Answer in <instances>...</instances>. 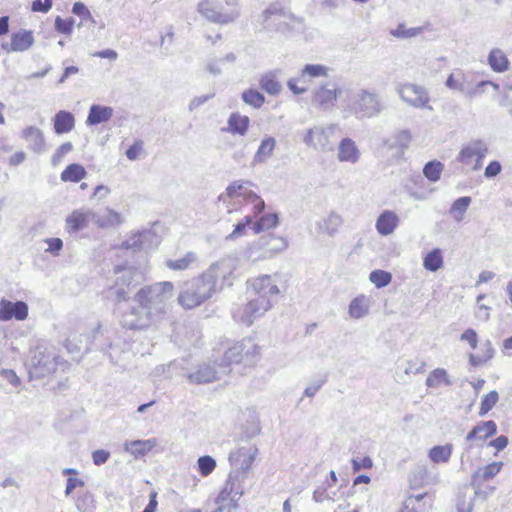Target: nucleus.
<instances>
[{
	"instance_id": "nucleus-31",
	"label": "nucleus",
	"mask_w": 512,
	"mask_h": 512,
	"mask_svg": "<svg viewBox=\"0 0 512 512\" xmlns=\"http://www.w3.org/2000/svg\"><path fill=\"white\" fill-rule=\"evenodd\" d=\"M221 6L210 0H204L198 5V12L207 20L214 23H222Z\"/></svg>"
},
{
	"instance_id": "nucleus-46",
	"label": "nucleus",
	"mask_w": 512,
	"mask_h": 512,
	"mask_svg": "<svg viewBox=\"0 0 512 512\" xmlns=\"http://www.w3.org/2000/svg\"><path fill=\"white\" fill-rule=\"evenodd\" d=\"M261 88L270 95H276L280 93L282 86L277 81L276 76L273 73H267L260 79Z\"/></svg>"
},
{
	"instance_id": "nucleus-1",
	"label": "nucleus",
	"mask_w": 512,
	"mask_h": 512,
	"mask_svg": "<svg viewBox=\"0 0 512 512\" xmlns=\"http://www.w3.org/2000/svg\"><path fill=\"white\" fill-rule=\"evenodd\" d=\"M219 278L224 279V264L215 262L201 276L184 283L178 296L179 304L185 309L201 305L216 291V283Z\"/></svg>"
},
{
	"instance_id": "nucleus-58",
	"label": "nucleus",
	"mask_w": 512,
	"mask_h": 512,
	"mask_svg": "<svg viewBox=\"0 0 512 512\" xmlns=\"http://www.w3.org/2000/svg\"><path fill=\"white\" fill-rule=\"evenodd\" d=\"M144 143L141 140H136L134 143L126 150L125 154L126 157L131 160L135 161L141 157L144 156V149H143Z\"/></svg>"
},
{
	"instance_id": "nucleus-64",
	"label": "nucleus",
	"mask_w": 512,
	"mask_h": 512,
	"mask_svg": "<svg viewBox=\"0 0 512 512\" xmlns=\"http://www.w3.org/2000/svg\"><path fill=\"white\" fill-rule=\"evenodd\" d=\"M247 200H250L254 204V215L258 216L264 211L265 208V202L264 200L255 194L254 192H249Z\"/></svg>"
},
{
	"instance_id": "nucleus-54",
	"label": "nucleus",
	"mask_w": 512,
	"mask_h": 512,
	"mask_svg": "<svg viewBox=\"0 0 512 512\" xmlns=\"http://www.w3.org/2000/svg\"><path fill=\"white\" fill-rule=\"evenodd\" d=\"M342 224V217L335 213L331 212L328 217L324 220V231L329 234L330 236L334 235L340 225Z\"/></svg>"
},
{
	"instance_id": "nucleus-10",
	"label": "nucleus",
	"mask_w": 512,
	"mask_h": 512,
	"mask_svg": "<svg viewBox=\"0 0 512 512\" xmlns=\"http://www.w3.org/2000/svg\"><path fill=\"white\" fill-rule=\"evenodd\" d=\"M120 322L125 329L145 330L158 321L151 312H149L148 308H144L143 305L138 304V306L131 307L128 311L124 312Z\"/></svg>"
},
{
	"instance_id": "nucleus-6",
	"label": "nucleus",
	"mask_w": 512,
	"mask_h": 512,
	"mask_svg": "<svg viewBox=\"0 0 512 512\" xmlns=\"http://www.w3.org/2000/svg\"><path fill=\"white\" fill-rule=\"evenodd\" d=\"M273 306L271 299L253 298L244 305H235L231 309L233 320L241 325L250 327L263 317Z\"/></svg>"
},
{
	"instance_id": "nucleus-48",
	"label": "nucleus",
	"mask_w": 512,
	"mask_h": 512,
	"mask_svg": "<svg viewBox=\"0 0 512 512\" xmlns=\"http://www.w3.org/2000/svg\"><path fill=\"white\" fill-rule=\"evenodd\" d=\"M263 241L262 246L273 254L281 252L287 248V242L282 237L269 236L268 238H263Z\"/></svg>"
},
{
	"instance_id": "nucleus-45",
	"label": "nucleus",
	"mask_w": 512,
	"mask_h": 512,
	"mask_svg": "<svg viewBox=\"0 0 512 512\" xmlns=\"http://www.w3.org/2000/svg\"><path fill=\"white\" fill-rule=\"evenodd\" d=\"M250 185L251 183L249 181H236L226 188V196L229 198L242 196L246 199L248 197L249 192H252L251 190L248 189Z\"/></svg>"
},
{
	"instance_id": "nucleus-15",
	"label": "nucleus",
	"mask_w": 512,
	"mask_h": 512,
	"mask_svg": "<svg viewBox=\"0 0 512 512\" xmlns=\"http://www.w3.org/2000/svg\"><path fill=\"white\" fill-rule=\"evenodd\" d=\"M259 299H271L280 293L276 281L270 275H260L246 281Z\"/></svg>"
},
{
	"instance_id": "nucleus-44",
	"label": "nucleus",
	"mask_w": 512,
	"mask_h": 512,
	"mask_svg": "<svg viewBox=\"0 0 512 512\" xmlns=\"http://www.w3.org/2000/svg\"><path fill=\"white\" fill-rule=\"evenodd\" d=\"M444 170V164L438 160L427 162L423 167L424 176L431 182H437Z\"/></svg>"
},
{
	"instance_id": "nucleus-3",
	"label": "nucleus",
	"mask_w": 512,
	"mask_h": 512,
	"mask_svg": "<svg viewBox=\"0 0 512 512\" xmlns=\"http://www.w3.org/2000/svg\"><path fill=\"white\" fill-rule=\"evenodd\" d=\"M174 286L170 281L158 282L142 287L133 300L148 308L149 312L159 322L168 310V301L173 296Z\"/></svg>"
},
{
	"instance_id": "nucleus-34",
	"label": "nucleus",
	"mask_w": 512,
	"mask_h": 512,
	"mask_svg": "<svg viewBox=\"0 0 512 512\" xmlns=\"http://www.w3.org/2000/svg\"><path fill=\"white\" fill-rule=\"evenodd\" d=\"M488 63L491 69L495 72L501 73L508 69L509 60L500 49H493L488 55Z\"/></svg>"
},
{
	"instance_id": "nucleus-5",
	"label": "nucleus",
	"mask_w": 512,
	"mask_h": 512,
	"mask_svg": "<svg viewBox=\"0 0 512 512\" xmlns=\"http://www.w3.org/2000/svg\"><path fill=\"white\" fill-rule=\"evenodd\" d=\"M298 21V18L281 6L280 3L275 2L270 4L262 13V26L268 31H276L285 33L293 28V24Z\"/></svg>"
},
{
	"instance_id": "nucleus-62",
	"label": "nucleus",
	"mask_w": 512,
	"mask_h": 512,
	"mask_svg": "<svg viewBox=\"0 0 512 512\" xmlns=\"http://www.w3.org/2000/svg\"><path fill=\"white\" fill-rule=\"evenodd\" d=\"M482 483L481 481H477L475 483H473L471 481V486L473 487L474 489V493L477 497H480L482 498L483 500H486L488 499L489 496H491L494 491H495V487L494 486H486L484 489L482 488Z\"/></svg>"
},
{
	"instance_id": "nucleus-22",
	"label": "nucleus",
	"mask_w": 512,
	"mask_h": 512,
	"mask_svg": "<svg viewBox=\"0 0 512 512\" xmlns=\"http://www.w3.org/2000/svg\"><path fill=\"white\" fill-rule=\"evenodd\" d=\"M304 141L307 145L323 151H331L334 147L327 130H308Z\"/></svg>"
},
{
	"instance_id": "nucleus-23",
	"label": "nucleus",
	"mask_w": 512,
	"mask_h": 512,
	"mask_svg": "<svg viewBox=\"0 0 512 512\" xmlns=\"http://www.w3.org/2000/svg\"><path fill=\"white\" fill-rule=\"evenodd\" d=\"M158 441L156 438H150L146 440H133L126 441L124 443V450L131 455H133L136 459L145 456L149 453L154 447H156Z\"/></svg>"
},
{
	"instance_id": "nucleus-14",
	"label": "nucleus",
	"mask_w": 512,
	"mask_h": 512,
	"mask_svg": "<svg viewBox=\"0 0 512 512\" xmlns=\"http://www.w3.org/2000/svg\"><path fill=\"white\" fill-rule=\"evenodd\" d=\"M340 92L336 83H322L313 91L312 104L321 110H329L335 105Z\"/></svg>"
},
{
	"instance_id": "nucleus-2",
	"label": "nucleus",
	"mask_w": 512,
	"mask_h": 512,
	"mask_svg": "<svg viewBox=\"0 0 512 512\" xmlns=\"http://www.w3.org/2000/svg\"><path fill=\"white\" fill-rule=\"evenodd\" d=\"M27 367L30 379H39L53 374L58 368L66 371L69 363L60 358L55 347L38 344L30 350Z\"/></svg>"
},
{
	"instance_id": "nucleus-63",
	"label": "nucleus",
	"mask_w": 512,
	"mask_h": 512,
	"mask_svg": "<svg viewBox=\"0 0 512 512\" xmlns=\"http://www.w3.org/2000/svg\"><path fill=\"white\" fill-rule=\"evenodd\" d=\"M214 96H215L214 93H208L205 95L194 97L189 103V106H188L189 111L193 112V111L197 110L200 106H202L203 104L208 102Z\"/></svg>"
},
{
	"instance_id": "nucleus-13",
	"label": "nucleus",
	"mask_w": 512,
	"mask_h": 512,
	"mask_svg": "<svg viewBox=\"0 0 512 512\" xmlns=\"http://www.w3.org/2000/svg\"><path fill=\"white\" fill-rule=\"evenodd\" d=\"M160 244V237L153 228L138 231L129 237L123 246L133 251H148L155 249Z\"/></svg>"
},
{
	"instance_id": "nucleus-49",
	"label": "nucleus",
	"mask_w": 512,
	"mask_h": 512,
	"mask_svg": "<svg viewBox=\"0 0 512 512\" xmlns=\"http://www.w3.org/2000/svg\"><path fill=\"white\" fill-rule=\"evenodd\" d=\"M369 280L377 288H383V287H386L387 285H389L391 283L392 275H391V273H389L387 271H384V270H381V269H376V270H373L369 274Z\"/></svg>"
},
{
	"instance_id": "nucleus-61",
	"label": "nucleus",
	"mask_w": 512,
	"mask_h": 512,
	"mask_svg": "<svg viewBox=\"0 0 512 512\" xmlns=\"http://www.w3.org/2000/svg\"><path fill=\"white\" fill-rule=\"evenodd\" d=\"M250 123L249 117L233 113L229 117L227 128H248Z\"/></svg>"
},
{
	"instance_id": "nucleus-21",
	"label": "nucleus",
	"mask_w": 512,
	"mask_h": 512,
	"mask_svg": "<svg viewBox=\"0 0 512 512\" xmlns=\"http://www.w3.org/2000/svg\"><path fill=\"white\" fill-rule=\"evenodd\" d=\"M497 433V425L494 421H481L475 425L466 435L467 441H485Z\"/></svg>"
},
{
	"instance_id": "nucleus-4",
	"label": "nucleus",
	"mask_w": 512,
	"mask_h": 512,
	"mask_svg": "<svg viewBox=\"0 0 512 512\" xmlns=\"http://www.w3.org/2000/svg\"><path fill=\"white\" fill-rule=\"evenodd\" d=\"M114 274L115 284L106 289L105 297L116 303L127 301L130 290L144 280L143 273L132 266H116Z\"/></svg>"
},
{
	"instance_id": "nucleus-39",
	"label": "nucleus",
	"mask_w": 512,
	"mask_h": 512,
	"mask_svg": "<svg viewBox=\"0 0 512 512\" xmlns=\"http://www.w3.org/2000/svg\"><path fill=\"white\" fill-rule=\"evenodd\" d=\"M441 384L451 385L447 371L443 368H436L430 372L426 379V386L429 388H438Z\"/></svg>"
},
{
	"instance_id": "nucleus-43",
	"label": "nucleus",
	"mask_w": 512,
	"mask_h": 512,
	"mask_svg": "<svg viewBox=\"0 0 512 512\" xmlns=\"http://www.w3.org/2000/svg\"><path fill=\"white\" fill-rule=\"evenodd\" d=\"M75 506L79 512H94L96 508L94 495L89 491L78 495L75 499Z\"/></svg>"
},
{
	"instance_id": "nucleus-19",
	"label": "nucleus",
	"mask_w": 512,
	"mask_h": 512,
	"mask_svg": "<svg viewBox=\"0 0 512 512\" xmlns=\"http://www.w3.org/2000/svg\"><path fill=\"white\" fill-rule=\"evenodd\" d=\"M488 145L482 140H472L467 143L459 152L457 160L465 165H470L472 160L479 157H486Z\"/></svg>"
},
{
	"instance_id": "nucleus-57",
	"label": "nucleus",
	"mask_w": 512,
	"mask_h": 512,
	"mask_svg": "<svg viewBox=\"0 0 512 512\" xmlns=\"http://www.w3.org/2000/svg\"><path fill=\"white\" fill-rule=\"evenodd\" d=\"M421 31V27L406 28L404 24H399L396 29L391 31V34L397 38H411L418 35Z\"/></svg>"
},
{
	"instance_id": "nucleus-35",
	"label": "nucleus",
	"mask_w": 512,
	"mask_h": 512,
	"mask_svg": "<svg viewBox=\"0 0 512 512\" xmlns=\"http://www.w3.org/2000/svg\"><path fill=\"white\" fill-rule=\"evenodd\" d=\"M369 300L366 296L360 295L354 298L349 304V315L354 319H359L368 314Z\"/></svg>"
},
{
	"instance_id": "nucleus-8",
	"label": "nucleus",
	"mask_w": 512,
	"mask_h": 512,
	"mask_svg": "<svg viewBox=\"0 0 512 512\" xmlns=\"http://www.w3.org/2000/svg\"><path fill=\"white\" fill-rule=\"evenodd\" d=\"M257 452V447L249 443L230 452L229 462L232 467L229 474L230 481H240L244 478V474L255 460Z\"/></svg>"
},
{
	"instance_id": "nucleus-12",
	"label": "nucleus",
	"mask_w": 512,
	"mask_h": 512,
	"mask_svg": "<svg viewBox=\"0 0 512 512\" xmlns=\"http://www.w3.org/2000/svg\"><path fill=\"white\" fill-rule=\"evenodd\" d=\"M398 93L400 98L412 107L432 109L429 105V93L427 89L422 86L406 83L400 86Z\"/></svg>"
},
{
	"instance_id": "nucleus-25",
	"label": "nucleus",
	"mask_w": 512,
	"mask_h": 512,
	"mask_svg": "<svg viewBox=\"0 0 512 512\" xmlns=\"http://www.w3.org/2000/svg\"><path fill=\"white\" fill-rule=\"evenodd\" d=\"M409 481L412 486L420 487L425 484H436L439 479L437 475H431L427 465L418 464L409 476Z\"/></svg>"
},
{
	"instance_id": "nucleus-47",
	"label": "nucleus",
	"mask_w": 512,
	"mask_h": 512,
	"mask_svg": "<svg viewBox=\"0 0 512 512\" xmlns=\"http://www.w3.org/2000/svg\"><path fill=\"white\" fill-rule=\"evenodd\" d=\"M196 261V254L193 252H187L182 258L176 260H167L166 266L171 270H185L190 264Z\"/></svg>"
},
{
	"instance_id": "nucleus-56",
	"label": "nucleus",
	"mask_w": 512,
	"mask_h": 512,
	"mask_svg": "<svg viewBox=\"0 0 512 512\" xmlns=\"http://www.w3.org/2000/svg\"><path fill=\"white\" fill-rule=\"evenodd\" d=\"M252 226H253V216L247 215V216H245V218L242 221H240L239 223L236 224L233 232L231 234H229L228 236H226V239H237V238L241 237L242 235H244L247 227L252 228Z\"/></svg>"
},
{
	"instance_id": "nucleus-59",
	"label": "nucleus",
	"mask_w": 512,
	"mask_h": 512,
	"mask_svg": "<svg viewBox=\"0 0 512 512\" xmlns=\"http://www.w3.org/2000/svg\"><path fill=\"white\" fill-rule=\"evenodd\" d=\"M74 19L67 18L63 19L60 16H57L55 19V29L59 33L70 35L73 31Z\"/></svg>"
},
{
	"instance_id": "nucleus-29",
	"label": "nucleus",
	"mask_w": 512,
	"mask_h": 512,
	"mask_svg": "<svg viewBox=\"0 0 512 512\" xmlns=\"http://www.w3.org/2000/svg\"><path fill=\"white\" fill-rule=\"evenodd\" d=\"M188 380L195 384H204L214 381L217 378V372L210 365H200L196 371L187 375Z\"/></svg>"
},
{
	"instance_id": "nucleus-33",
	"label": "nucleus",
	"mask_w": 512,
	"mask_h": 512,
	"mask_svg": "<svg viewBox=\"0 0 512 512\" xmlns=\"http://www.w3.org/2000/svg\"><path fill=\"white\" fill-rule=\"evenodd\" d=\"M445 84L448 88L461 92L467 98L471 82L464 73L458 72L450 74Z\"/></svg>"
},
{
	"instance_id": "nucleus-53",
	"label": "nucleus",
	"mask_w": 512,
	"mask_h": 512,
	"mask_svg": "<svg viewBox=\"0 0 512 512\" xmlns=\"http://www.w3.org/2000/svg\"><path fill=\"white\" fill-rule=\"evenodd\" d=\"M75 119L72 113L68 111H59L54 118V128H73Z\"/></svg>"
},
{
	"instance_id": "nucleus-18",
	"label": "nucleus",
	"mask_w": 512,
	"mask_h": 512,
	"mask_svg": "<svg viewBox=\"0 0 512 512\" xmlns=\"http://www.w3.org/2000/svg\"><path fill=\"white\" fill-rule=\"evenodd\" d=\"M93 217L94 213L90 209H76L66 217L65 228L70 234L77 233L87 228Z\"/></svg>"
},
{
	"instance_id": "nucleus-9",
	"label": "nucleus",
	"mask_w": 512,
	"mask_h": 512,
	"mask_svg": "<svg viewBox=\"0 0 512 512\" xmlns=\"http://www.w3.org/2000/svg\"><path fill=\"white\" fill-rule=\"evenodd\" d=\"M329 68L321 64H306L297 77L287 81V87L294 95H302L308 91V85L314 78L326 77Z\"/></svg>"
},
{
	"instance_id": "nucleus-27",
	"label": "nucleus",
	"mask_w": 512,
	"mask_h": 512,
	"mask_svg": "<svg viewBox=\"0 0 512 512\" xmlns=\"http://www.w3.org/2000/svg\"><path fill=\"white\" fill-rule=\"evenodd\" d=\"M360 152L355 142L350 138H344L338 148V159L340 162L356 163L359 160Z\"/></svg>"
},
{
	"instance_id": "nucleus-42",
	"label": "nucleus",
	"mask_w": 512,
	"mask_h": 512,
	"mask_svg": "<svg viewBox=\"0 0 512 512\" xmlns=\"http://www.w3.org/2000/svg\"><path fill=\"white\" fill-rule=\"evenodd\" d=\"M426 363L424 361L414 359V360H404L397 364V369L403 371L405 375L411 374H420L425 371Z\"/></svg>"
},
{
	"instance_id": "nucleus-38",
	"label": "nucleus",
	"mask_w": 512,
	"mask_h": 512,
	"mask_svg": "<svg viewBox=\"0 0 512 512\" xmlns=\"http://www.w3.org/2000/svg\"><path fill=\"white\" fill-rule=\"evenodd\" d=\"M86 175L84 167L77 163L68 165L61 173V180L64 182H79Z\"/></svg>"
},
{
	"instance_id": "nucleus-7",
	"label": "nucleus",
	"mask_w": 512,
	"mask_h": 512,
	"mask_svg": "<svg viewBox=\"0 0 512 512\" xmlns=\"http://www.w3.org/2000/svg\"><path fill=\"white\" fill-rule=\"evenodd\" d=\"M260 346L254 338L246 337L236 342L226 350V362L244 363L247 366L253 365L260 355Z\"/></svg>"
},
{
	"instance_id": "nucleus-32",
	"label": "nucleus",
	"mask_w": 512,
	"mask_h": 512,
	"mask_svg": "<svg viewBox=\"0 0 512 512\" xmlns=\"http://www.w3.org/2000/svg\"><path fill=\"white\" fill-rule=\"evenodd\" d=\"M452 453L453 445L451 443L436 445L428 451V458L434 464L448 463Z\"/></svg>"
},
{
	"instance_id": "nucleus-11",
	"label": "nucleus",
	"mask_w": 512,
	"mask_h": 512,
	"mask_svg": "<svg viewBox=\"0 0 512 512\" xmlns=\"http://www.w3.org/2000/svg\"><path fill=\"white\" fill-rule=\"evenodd\" d=\"M350 109L357 118H370L380 113L382 108L378 95L361 90Z\"/></svg>"
},
{
	"instance_id": "nucleus-60",
	"label": "nucleus",
	"mask_w": 512,
	"mask_h": 512,
	"mask_svg": "<svg viewBox=\"0 0 512 512\" xmlns=\"http://www.w3.org/2000/svg\"><path fill=\"white\" fill-rule=\"evenodd\" d=\"M485 346L488 347V354L482 355V356H476L474 354H470L469 361L472 366H479L482 363L487 362L488 360H490L493 357L494 349H493L491 341L487 340L485 342Z\"/></svg>"
},
{
	"instance_id": "nucleus-24",
	"label": "nucleus",
	"mask_w": 512,
	"mask_h": 512,
	"mask_svg": "<svg viewBox=\"0 0 512 512\" xmlns=\"http://www.w3.org/2000/svg\"><path fill=\"white\" fill-rule=\"evenodd\" d=\"M114 110L112 107L93 104L88 113L86 124L88 126H96L109 121L113 117Z\"/></svg>"
},
{
	"instance_id": "nucleus-20",
	"label": "nucleus",
	"mask_w": 512,
	"mask_h": 512,
	"mask_svg": "<svg viewBox=\"0 0 512 512\" xmlns=\"http://www.w3.org/2000/svg\"><path fill=\"white\" fill-rule=\"evenodd\" d=\"M411 135L408 130H400L391 139L383 140V147L392 151L393 157H401L404 149L408 146Z\"/></svg>"
},
{
	"instance_id": "nucleus-52",
	"label": "nucleus",
	"mask_w": 512,
	"mask_h": 512,
	"mask_svg": "<svg viewBox=\"0 0 512 512\" xmlns=\"http://www.w3.org/2000/svg\"><path fill=\"white\" fill-rule=\"evenodd\" d=\"M499 395L498 392L493 390L486 394L481 401L479 416H485L498 402Z\"/></svg>"
},
{
	"instance_id": "nucleus-41",
	"label": "nucleus",
	"mask_w": 512,
	"mask_h": 512,
	"mask_svg": "<svg viewBox=\"0 0 512 512\" xmlns=\"http://www.w3.org/2000/svg\"><path fill=\"white\" fill-rule=\"evenodd\" d=\"M23 138L28 146L35 152H40L44 148V137L41 130H24Z\"/></svg>"
},
{
	"instance_id": "nucleus-28",
	"label": "nucleus",
	"mask_w": 512,
	"mask_h": 512,
	"mask_svg": "<svg viewBox=\"0 0 512 512\" xmlns=\"http://www.w3.org/2000/svg\"><path fill=\"white\" fill-rule=\"evenodd\" d=\"M12 49L15 52L27 51L34 44L33 32L30 30H20L12 33Z\"/></svg>"
},
{
	"instance_id": "nucleus-37",
	"label": "nucleus",
	"mask_w": 512,
	"mask_h": 512,
	"mask_svg": "<svg viewBox=\"0 0 512 512\" xmlns=\"http://www.w3.org/2000/svg\"><path fill=\"white\" fill-rule=\"evenodd\" d=\"M471 202L472 199L469 196H462L456 199L452 203L449 210V213L452 216V218L457 222H461L464 219V215L468 207L470 206Z\"/></svg>"
},
{
	"instance_id": "nucleus-36",
	"label": "nucleus",
	"mask_w": 512,
	"mask_h": 512,
	"mask_svg": "<svg viewBox=\"0 0 512 512\" xmlns=\"http://www.w3.org/2000/svg\"><path fill=\"white\" fill-rule=\"evenodd\" d=\"M443 255L439 248H434L423 258V266L430 272H436L443 266Z\"/></svg>"
},
{
	"instance_id": "nucleus-16",
	"label": "nucleus",
	"mask_w": 512,
	"mask_h": 512,
	"mask_svg": "<svg viewBox=\"0 0 512 512\" xmlns=\"http://www.w3.org/2000/svg\"><path fill=\"white\" fill-rule=\"evenodd\" d=\"M28 316V305L24 301L12 302L6 299L0 301V321L16 319L25 320Z\"/></svg>"
},
{
	"instance_id": "nucleus-30",
	"label": "nucleus",
	"mask_w": 512,
	"mask_h": 512,
	"mask_svg": "<svg viewBox=\"0 0 512 512\" xmlns=\"http://www.w3.org/2000/svg\"><path fill=\"white\" fill-rule=\"evenodd\" d=\"M503 462H492L478 468L471 476L473 483L477 481L486 482L493 479L502 469Z\"/></svg>"
},
{
	"instance_id": "nucleus-51",
	"label": "nucleus",
	"mask_w": 512,
	"mask_h": 512,
	"mask_svg": "<svg viewBox=\"0 0 512 512\" xmlns=\"http://www.w3.org/2000/svg\"><path fill=\"white\" fill-rule=\"evenodd\" d=\"M243 101L254 107L259 108L265 101L264 95L256 89H248L242 94Z\"/></svg>"
},
{
	"instance_id": "nucleus-50",
	"label": "nucleus",
	"mask_w": 512,
	"mask_h": 512,
	"mask_svg": "<svg viewBox=\"0 0 512 512\" xmlns=\"http://www.w3.org/2000/svg\"><path fill=\"white\" fill-rule=\"evenodd\" d=\"M274 146H275V140L271 137H268V138H265L256 154H255V160L258 161V162H263L265 161L272 153L273 149H274Z\"/></svg>"
},
{
	"instance_id": "nucleus-55",
	"label": "nucleus",
	"mask_w": 512,
	"mask_h": 512,
	"mask_svg": "<svg viewBox=\"0 0 512 512\" xmlns=\"http://www.w3.org/2000/svg\"><path fill=\"white\" fill-rule=\"evenodd\" d=\"M199 473L206 477L210 475L216 467V461L209 455L201 456L197 460Z\"/></svg>"
},
{
	"instance_id": "nucleus-40",
	"label": "nucleus",
	"mask_w": 512,
	"mask_h": 512,
	"mask_svg": "<svg viewBox=\"0 0 512 512\" xmlns=\"http://www.w3.org/2000/svg\"><path fill=\"white\" fill-rule=\"evenodd\" d=\"M279 218L277 213H269L266 215H263L259 220L254 221L253 220V226L252 229L255 234H258L264 230H269L271 228H274L278 225Z\"/></svg>"
},
{
	"instance_id": "nucleus-17",
	"label": "nucleus",
	"mask_w": 512,
	"mask_h": 512,
	"mask_svg": "<svg viewBox=\"0 0 512 512\" xmlns=\"http://www.w3.org/2000/svg\"><path fill=\"white\" fill-rule=\"evenodd\" d=\"M237 426H239L241 430L239 435L242 439H250L260 431L256 413L250 409L238 412Z\"/></svg>"
},
{
	"instance_id": "nucleus-26",
	"label": "nucleus",
	"mask_w": 512,
	"mask_h": 512,
	"mask_svg": "<svg viewBox=\"0 0 512 512\" xmlns=\"http://www.w3.org/2000/svg\"><path fill=\"white\" fill-rule=\"evenodd\" d=\"M399 222L397 214L390 210L383 211L376 220V229L380 235L387 236L394 232Z\"/></svg>"
}]
</instances>
